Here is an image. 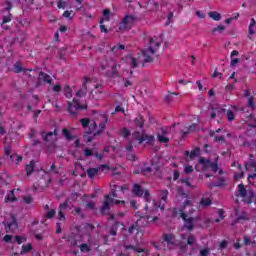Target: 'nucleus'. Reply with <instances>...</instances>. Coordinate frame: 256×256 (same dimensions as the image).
I'll return each mask as SVG.
<instances>
[{"label": "nucleus", "instance_id": "nucleus-42", "mask_svg": "<svg viewBox=\"0 0 256 256\" xmlns=\"http://www.w3.org/2000/svg\"><path fill=\"white\" fill-rule=\"evenodd\" d=\"M200 203L203 207H209V205H211V199L203 198Z\"/></svg>", "mask_w": 256, "mask_h": 256}, {"label": "nucleus", "instance_id": "nucleus-8", "mask_svg": "<svg viewBox=\"0 0 256 256\" xmlns=\"http://www.w3.org/2000/svg\"><path fill=\"white\" fill-rule=\"evenodd\" d=\"M91 231H93V225L91 224H86L81 231V241L83 243L79 245V249L82 253H89V251H91V247H93Z\"/></svg>", "mask_w": 256, "mask_h": 256}, {"label": "nucleus", "instance_id": "nucleus-13", "mask_svg": "<svg viewBox=\"0 0 256 256\" xmlns=\"http://www.w3.org/2000/svg\"><path fill=\"white\" fill-rule=\"evenodd\" d=\"M125 63L130 67V69H137L139 65H143V60H141V55H128L125 57Z\"/></svg>", "mask_w": 256, "mask_h": 256}, {"label": "nucleus", "instance_id": "nucleus-5", "mask_svg": "<svg viewBox=\"0 0 256 256\" xmlns=\"http://www.w3.org/2000/svg\"><path fill=\"white\" fill-rule=\"evenodd\" d=\"M80 123L83 129H89V132H86L84 135V139L87 143H91V141H93V137H97V135L103 133L105 130V122H102L97 126V122H95V120L83 118L80 120Z\"/></svg>", "mask_w": 256, "mask_h": 256}, {"label": "nucleus", "instance_id": "nucleus-41", "mask_svg": "<svg viewBox=\"0 0 256 256\" xmlns=\"http://www.w3.org/2000/svg\"><path fill=\"white\" fill-rule=\"evenodd\" d=\"M212 137H214V140L217 142V143H220L221 141H224L225 138L223 137V135L221 136H217V134L214 132L211 134Z\"/></svg>", "mask_w": 256, "mask_h": 256}, {"label": "nucleus", "instance_id": "nucleus-51", "mask_svg": "<svg viewBox=\"0 0 256 256\" xmlns=\"http://www.w3.org/2000/svg\"><path fill=\"white\" fill-rule=\"evenodd\" d=\"M86 209H95V202L90 201L86 204Z\"/></svg>", "mask_w": 256, "mask_h": 256}, {"label": "nucleus", "instance_id": "nucleus-25", "mask_svg": "<svg viewBox=\"0 0 256 256\" xmlns=\"http://www.w3.org/2000/svg\"><path fill=\"white\" fill-rule=\"evenodd\" d=\"M67 207H69V204L67 202L60 204V210L58 212L60 221H65V215L63 214V211H65V209H67Z\"/></svg>", "mask_w": 256, "mask_h": 256}, {"label": "nucleus", "instance_id": "nucleus-44", "mask_svg": "<svg viewBox=\"0 0 256 256\" xmlns=\"http://www.w3.org/2000/svg\"><path fill=\"white\" fill-rule=\"evenodd\" d=\"M23 201L24 203H26V205H31V203H33V198L27 195V196H24Z\"/></svg>", "mask_w": 256, "mask_h": 256}, {"label": "nucleus", "instance_id": "nucleus-64", "mask_svg": "<svg viewBox=\"0 0 256 256\" xmlns=\"http://www.w3.org/2000/svg\"><path fill=\"white\" fill-rule=\"evenodd\" d=\"M250 243H251V238L245 236V237H244V244H245V245H249Z\"/></svg>", "mask_w": 256, "mask_h": 256}, {"label": "nucleus", "instance_id": "nucleus-29", "mask_svg": "<svg viewBox=\"0 0 256 256\" xmlns=\"http://www.w3.org/2000/svg\"><path fill=\"white\" fill-rule=\"evenodd\" d=\"M15 201H17V198H15V191L12 190L5 198V203H13Z\"/></svg>", "mask_w": 256, "mask_h": 256}, {"label": "nucleus", "instance_id": "nucleus-48", "mask_svg": "<svg viewBox=\"0 0 256 256\" xmlns=\"http://www.w3.org/2000/svg\"><path fill=\"white\" fill-rule=\"evenodd\" d=\"M47 219H53L55 217V210H50L46 214Z\"/></svg>", "mask_w": 256, "mask_h": 256}, {"label": "nucleus", "instance_id": "nucleus-61", "mask_svg": "<svg viewBox=\"0 0 256 256\" xmlns=\"http://www.w3.org/2000/svg\"><path fill=\"white\" fill-rule=\"evenodd\" d=\"M130 205L132 209H137V201L135 200H130Z\"/></svg>", "mask_w": 256, "mask_h": 256}, {"label": "nucleus", "instance_id": "nucleus-55", "mask_svg": "<svg viewBox=\"0 0 256 256\" xmlns=\"http://www.w3.org/2000/svg\"><path fill=\"white\" fill-rule=\"evenodd\" d=\"M243 178V171H240V173H237L234 175V179H236V181H238V179H242Z\"/></svg>", "mask_w": 256, "mask_h": 256}, {"label": "nucleus", "instance_id": "nucleus-36", "mask_svg": "<svg viewBox=\"0 0 256 256\" xmlns=\"http://www.w3.org/2000/svg\"><path fill=\"white\" fill-rule=\"evenodd\" d=\"M64 95L68 99H71V97H73V90H71V87H69V86L64 87Z\"/></svg>", "mask_w": 256, "mask_h": 256}, {"label": "nucleus", "instance_id": "nucleus-40", "mask_svg": "<svg viewBox=\"0 0 256 256\" xmlns=\"http://www.w3.org/2000/svg\"><path fill=\"white\" fill-rule=\"evenodd\" d=\"M10 159L13 162H15V159H16V163H21V161H23V157H21L19 155H11Z\"/></svg>", "mask_w": 256, "mask_h": 256}, {"label": "nucleus", "instance_id": "nucleus-1", "mask_svg": "<svg viewBox=\"0 0 256 256\" xmlns=\"http://www.w3.org/2000/svg\"><path fill=\"white\" fill-rule=\"evenodd\" d=\"M182 202L184 203L182 208H174L173 215L184 221V226L181 228L180 233H185L183 232L185 229L188 231L186 233H191L195 227V218L189 217V215L194 213L195 209L193 208V204H191V200L185 194L182 195Z\"/></svg>", "mask_w": 256, "mask_h": 256}, {"label": "nucleus", "instance_id": "nucleus-16", "mask_svg": "<svg viewBox=\"0 0 256 256\" xmlns=\"http://www.w3.org/2000/svg\"><path fill=\"white\" fill-rule=\"evenodd\" d=\"M84 86L92 93L95 91V89H99L101 87V85H99L95 79L91 78H84Z\"/></svg>", "mask_w": 256, "mask_h": 256}, {"label": "nucleus", "instance_id": "nucleus-45", "mask_svg": "<svg viewBox=\"0 0 256 256\" xmlns=\"http://www.w3.org/2000/svg\"><path fill=\"white\" fill-rule=\"evenodd\" d=\"M57 7L58 9H65V7H67V2L60 0L57 2Z\"/></svg>", "mask_w": 256, "mask_h": 256}, {"label": "nucleus", "instance_id": "nucleus-4", "mask_svg": "<svg viewBox=\"0 0 256 256\" xmlns=\"http://www.w3.org/2000/svg\"><path fill=\"white\" fill-rule=\"evenodd\" d=\"M151 209L153 208L149 206V204L145 206V210L148 211L149 214L140 216V218L136 220L135 225L131 226L128 230L130 235H133V233H136L137 237L141 239V237H143V233H141L139 229H141V227H145L149 225V223H155V221H157L158 219L157 216H151V215H155L156 211L151 212Z\"/></svg>", "mask_w": 256, "mask_h": 256}, {"label": "nucleus", "instance_id": "nucleus-6", "mask_svg": "<svg viewBox=\"0 0 256 256\" xmlns=\"http://www.w3.org/2000/svg\"><path fill=\"white\" fill-rule=\"evenodd\" d=\"M195 169L196 171H202V173L205 174V177H213V174L219 171L217 160L211 162V160L205 158H200L198 160Z\"/></svg>", "mask_w": 256, "mask_h": 256}, {"label": "nucleus", "instance_id": "nucleus-35", "mask_svg": "<svg viewBox=\"0 0 256 256\" xmlns=\"http://www.w3.org/2000/svg\"><path fill=\"white\" fill-rule=\"evenodd\" d=\"M97 173H99V169L97 168H89L87 170V174H88V177H90V179H93V177H95Z\"/></svg>", "mask_w": 256, "mask_h": 256}, {"label": "nucleus", "instance_id": "nucleus-21", "mask_svg": "<svg viewBox=\"0 0 256 256\" xmlns=\"http://www.w3.org/2000/svg\"><path fill=\"white\" fill-rule=\"evenodd\" d=\"M113 17V12H111L109 9L103 10V17L100 20V25H103L105 21H111V18Z\"/></svg>", "mask_w": 256, "mask_h": 256}, {"label": "nucleus", "instance_id": "nucleus-27", "mask_svg": "<svg viewBox=\"0 0 256 256\" xmlns=\"http://www.w3.org/2000/svg\"><path fill=\"white\" fill-rule=\"evenodd\" d=\"M225 31V26L218 25L211 30L212 35H221Z\"/></svg>", "mask_w": 256, "mask_h": 256}, {"label": "nucleus", "instance_id": "nucleus-2", "mask_svg": "<svg viewBox=\"0 0 256 256\" xmlns=\"http://www.w3.org/2000/svg\"><path fill=\"white\" fill-rule=\"evenodd\" d=\"M132 193H134L136 197H144L147 203H151V205H153V207H151L152 209L150 210L151 213L155 211L157 212L159 211V209L160 211H163L165 209V203H167V195L169 194L167 190H162L160 192V198L162 202L159 204L155 201L151 202V195L149 194V191L143 190V188H141L139 184H134Z\"/></svg>", "mask_w": 256, "mask_h": 256}, {"label": "nucleus", "instance_id": "nucleus-30", "mask_svg": "<svg viewBox=\"0 0 256 256\" xmlns=\"http://www.w3.org/2000/svg\"><path fill=\"white\" fill-rule=\"evenodd\" d=\"M124 251H134V253H143L144 250L141 247L124 246Z\"/></svg>", "mask_w": 256, "mask_h": 256}, {"label": "nucleus", "instance_id": "nucleus-17", "mask_svg": "<svg viewBox=\"0 0 256 256\" xmlns=\"http://www.w3.org/2000/svg\"><path fill=\"white\" fill-rule=\"evenodd\" d=\"M79 109H87V106L79 104V101H77V99H74L72 103H68V111L72 115H75V111Z\"/></svg>", "mask_w": 256, "mask_h": 256}, {"label": "nucleus", "instance_id": "nucleus-20", "mask_svg": "<svg viewBox=\"0 0 256 256\" xmlns=\"http://www.w3.org/2000/svg\"><path fill=\"white\" fill-rule=\"evenodd\" d=\"M186 161H193L196 157H199V148H196L189 153L188 151L185 152Z\"/></svg>", "mask_w": 256, "mask_h": 256}, {"label": "nucleus", "instance_id": "nucleus-10", "mask_svg": "<svg viewBox=\"0 0 256 256\" xmlns=\"http://www.w3.org/2000/svg\"><path fill=\"white\" fill-rule=\"evenodd\" d=\"M113 197H118L117 192L113 191L111 195H106L103 205L100 209L102 215H107L111 205H125V200H115Z\"/></svg>", "mask_w": 256, "mask_h": 256}, {"label": "nucleus", "instance_id": "nucleus-59", "mask_svg": "<svg viewBox=\"0 0 256 256\" xmlns=\"http://www.w3.org/2000/svg\"><path fill=\"white\" fill-rule=\"evenodd\" d=\"M237 63H239V59L238 58H232L231 59V66L235 67V65H237Z\"/></svg>", "mask_w": 256, "mask_h": 256}, {"label": "nucleus", "instance_id": "nucleus-23", "mask_svg": "<svg viewBox=\"0 0 256 256\" xmlns=\"http://www.w3.org/2000/svg\"><path fill=\"white\" fill-rule=\"evenodd\" d=\"M17 229V222L15 218L12 217V221L6 224V233H13Z\"/></svg>", "mask_w": 256, "mask_h": 256}, {"label": "nucleus", "instance_id": "nucleus-12", "mask_svg": "<svg viewBox=\"0 0 256 256\" xmlns=\"http://www.w3.org/2000/svg\"><path fill=\"white\" fill-rule=\"evenodd\" d=\"M137 22V18L134 15H126L119 24V31H129Z\"/></svg>", "mask_w": 256, "mask_h": 256}, {"label": "nucleus", "instance_id": "nucleus-52", "mask_svg": "<svg viewBox=\"0 0 256 256\" xmlns=\"http://www.w3.org/2000/svg\"><path fill=\"white\" fill-rule=\"evenodd\" d=\"M52 91H54L55 93H59V91H61V85L56 84L52 87Z\"/></svg>", "mask_w": 256, "mask_h": 256}, {"label": "nucleus", "instance_id": "nucleus-43", "mask_svg": "<svg viewBox=\"0 0 256 256\" xmlns=\"http://www.w3.org/2000/svg\"><path fill=\"white\" fill-rule=\"evenodd\" d=\"M226 117L228 121H233L235 119V113H233V111L231 110H228L226 113Z\"/></svg>", "mask_w": 256, "mask_h": 256}, {"label": "nucleus", "instance_id": "nucleus-39", "mask_svg": "<svg viewBox=\"0 0 256 256\" xmlns=\"http://www.w3.org/2000/svg\"><path fill=\"white\" fill-rule=\"evenodd\" d=\"M62 133H63L65 139H67L68 141H71V139H73L71 133H69V130L63 129Z\"/></svg>", "mask_w": 256, "mask_h": 256}, {"label": "nucleus", "instance_id": "nucleus-63", "mask_svg": "<svg viewBox=\"0 0 256 256\" xmlns=\"http://www.w3.org/2000/svg\"><path fill=\"white\" fill-rule=\"evenodd\" d=\"M196 85H197L199 91H203V84H201V81H199V80L196 81Z\"/></svg>", "mask_w": 256, "mask_h": 256}, {"label": "nucleus", "instance_id": "nucleus-54", "mask_svg": "<svg viewBox=\"0 0 256 256\" xmlns=\"http://www.w3.org/2000/svg\"><path fill=\"white\" fill-rule=\"evenodd\" d=\"M195 15L199 18V19H205V13L201 12V11H196Z\"/></svg>", "mask_w": 256, "mask_h": 256}, {"label": "nucleus", "instance_id": "nucleus-50", "mask_svg": "<svg viewBox=\"0 0 256 256\" xmlns=\"http://www.w3.org/2000/svg\"><path fill=\"white\" fill-rule=\"evenodd\" d=\"M239 18V14H237L234 18H228L225 20V23L227 25H231V23H233V19H238Z\"/></svg>", "mask_w": 256, "mask_h": 256}, {"label": "nucleus", "instance_id": "nucleus-24", "mask_svg": "<svg viewBox=\"0 0 256 256\" xmlns=\"http://www.w3.org/2000/svg\"><path fill=\"white\" fill-rule=\"evenodd\" d=\"M38 80L40 83H51L52 79H51V76L43 73V72H40L39 73V76H38Z\"/></svg>", "mask_w": 256, "mask_h": 256}, {"label": "nucleus", "instance_id": "nucleus-53", "mask_svg": "<svg viewBox=\"0 0 256 256\" xmlns=\"http://www.w3.org/2000/svg\"><path fill=\"white\" fill-rule=\"evenodd\" d=\"M11 22V15L4 16L2 25H5V23Z\"/></svg>", "mask_w": 256, "mask_h": 256}, {"label": "nucleus", "instance_id": "nucleus-37", "mask_svg": "<svg viewBox=\"0 0 256 256\" xmlns=\"http://www.w3.org/2000/svg\"><path fill=\"white\" fill-rule=\"evenodd\" d=\"M197 130V125L196 124H192L187 130H182V133H184V135H187V133H193V131Z\"/></svg>", "mask_w": 256, "mask_h": 256}, {"label": "nucleus", "instance_id": "nucleus-28", "mask_svg": "<svg viewBox=\"0 0 256 256\" xmlns=\"http://www.w3.org/2000/svg\"><path fill=\"white\" fill-rule=\"evenodd\" d=\"M208 17H210V19H213V21H221V13L217 11L209 12Z\"/></svg>", "mask_w": 256, "mask_h": 256}, {"label": "nucleus", "instance_id": "nucleus-46", "mask_svg": "<svg viewBox=\"0 0 256 256\" xmlns=\"http://www.w3.org/2000/svg\"><path fill=\"white\" fill-rule=\"evenodd\" d=\"M184 173H185L186 175H189V173H193V166L186 165V166L184 167Z\"/></svg>", "mask_w": 256, "mask_h": 256}, {"label": "nucleus", "instance_id": "nucleus-38", "mask_svg": "<svg viewBox=\"0 0 256 256\" xmlns=\"http://www.w3.org/2000/svg\"><path fill=\"white\" fill-rule=\"evenodd\" d=\"M135 125H137V127L142 128L143 127V117L138 116L135 120H134Z\"/></svg>", "mask_w": 256, "mask_h": 256}, {"label": "nucleus", "instance_id": "nucleus-49", "mask_svg": "<svg viewBox=\"0 0 256 256\" xmlns=\"http://www.w3.org/2000/svg\"><path fill=\"white\" fill-rule=\"evenodd\" d=\"M236 217H238L237 223H239L243 219H247V215L243 214L242 216H239V211L236 210Z\"/></svg>", "mask_w": 256, "mask_h": 256}, {"label": "nucleus", "instance_id": "nucleus-7", "mask_svg": "<svg viewBox=\"0 0 256 256\" xmlns=\"http://www.w3.org/2000/svg\"><path fill=\"white\" fill-rule=\"evenodd\" d=\"M159 47H161V39L154 37L149 40V46L142 50L144 63H153V57L159 51Z\"/></svg>", "mask_w": 256, "mask_h": 256}, {"label": "nucleus", "instance_id": "nucleus-14", "mask_svg": "<svg viewBox=\"0 0 256 256\" xmlns=\"http://www.w3.org/2000/svg\"><path fill=\"white\" fill-rule=\"evenodd\" d=\"M134 139H136V141H138V143H143L144 141L148 144V145H152L153 141H155V136L153 135H147V134H142L139 132H135L133 134Z\"/></svg>", "mask_w": 256, "mask_h": 256}, {"label": "nucleus", "instance_id": "nucleus-47", "mask_svg": "<svg viewBox=\"0 0 256 256\" xmlns=\"http://www.w3.org/2000/svg\"><path fill=\"white\" fill-rule=\"evenodd\" d=\"M123 49H125V46L122 44H119L117 46L112 47V51L115 53L116 51L120 50L123 51Z\"/></svg>", "mask_w": 256, "mask_h": 256}, {"label": "nucleus", "instance_id": "nucleus-33", "mask_svg": "<svg viewBox=\"0 0 256 256\" xmlns=\"http://www.w3.org/2000/svg\"><path fill=\"white\" fill-rule=\"evenodd\" d=\"M31 249H33V245H31V243H28L26 245H22L20 255H25V254L29 253V251H31Z\"/></svg>", "mask_w": 256, "mask_h": 256}, {"label": "nucleus", "instance_id": "nucleus-9", "mask_svg": "<svg viewBox=\"0 0 256 256\" xmlns=\"http://www.w3.org/2000/svg\"><path fill=\"white\" fill-rule=\"evenodd\" d=\"M100 69L104 75H107V77H119V69H121V65L113 60H103L100 64Z\"/></svg>", "mask_w": 256, "mask_h": 256}, {"label": "nucleus", "instance_id": "nucleus-34", "mask_svg": "<svg viewBox=\"0 0 256 256\" xmlns=\"http://www.w3.org/2000/svg\"><path fill=\"white\" fill-rule=\"evenodd\" d=\"M35 170V161H30L28 165H26V173L27 175H31L33 171Z\"/></svg>", "mask_w": 256, "mask_h": 256}, {"label": "nucleus", "instance_id": "nucleus-31", "mask_svg": "<svg viewBox=\"0 0 256 256\" xmlns=\"http://www.w3.org/2000/svg\"><path fill=\"white\" fill-rule=\"evenodd\" d=\"M246 170H248L250 173L254 171L256 173V162L250 161L245 165Z\"/></svg>", "mask_w": 256, "mask_h": 256}, {"label": "nucleus", "instance_id": "nucleus-26", "mask_svg": "<svg viewBox=\"0 0 256 256\" xmlns=\"http://www.w3.org/2000/svg\"><path fill=\"white\" fill-rule=\"evenodd\" d=\"M255 25H256L255 18H252L250 20V24H249V27H248V35L250 37H253V35H255V30H256Z\"/></svg>", "mask_w": 256, "mask_h": 256}, {"label": "nucleus", "instance_id": "nucleus-62", "mask_svg": "<svg viewBox=\"0 0 256 256\" xmlns=\"http://www.w3.org/2000/svg\"><path fill=\"white\" fill-rule=\"evenodd\" d=\"M251 179H256V173L248 174V181L251 183Z\"/></svg>", "mask_w": 256, "mask_h": 256}, {"label": "nucleus", "instance_id": "nucleus-22", "mask_svg": "<svg viewBox=\"0 0 256 256\" xmlns=\"http://www.w3.org/2000/svg\"><path fill=\"white\" fill-rule=\"evenodd\" d=\"M147 11H157L159 9V3L155 0H149L146 4Z\"/></svg>", "mask_w": 256, "mask_h": 256}, {"label": "nucleus", "instance_id": "nucleus-18", "mask_svg": "<svg viewBox=\"0 0 256 256\" xmlns=\"http://www.w3.org/2000/svg\"><path fill=\"white\" fill-rule=\"evenodd\" d=\"M169 133H171V128H162L161 133L157 135L158 141L160 143H169Z\"/></svg>", "mask_w": 256, "mask_h": 256}, {"label": "nucleus", "instance_id": "nucleus-19", "mask_svg": "<svg viewBox=\"0 0 256 256\" xmlns=\"http://www.w3.org/2000/svg\"><path fill=\"white\" fill-rule=\"evenodd\" d=\"M209 113L210 118L215 119V117H223V115H225V109H223L222 107H215L212 108V111H210Z\"/></svg>", "mask_w": 256, "mask_h": 256}, {"label": "nucleus", "instance_id": "nucleus-32", "mask_svg": "<svg viewBox=\"0 0 256 256\" xmlns=\"http://www.w3.org/2000/svg\"><path fill=\"white\" fill-rule=\"evenodd\" d=\"M57 139V131L49 132L46 134V137H44V141H55Z\"/></svg>", "mask_w": 256, "mask_h": 256}, {"label": "nucleus", "instance_id": "nucleus-56", "mask_svg": "<svg viewBox=\"0 0 256 256\" xmlns=\"http://www.w3.org/2000/svg\"><path fill=\"white\" fill-rule=\"evenodd\" d=\"M84 155H86V157H91V155H93V150L91 149H86L84 151Z\"/></svg>", "mask_w": 256, "mask_h": 256}, {"label": "nucleus", "instance_id": "nucleus-57", "mask_svg": "<svg viewBox=\"0 0 256 256\" xmlns=\"http://www.w3.org/2000/svg\"><path fill=\"white\" fill-rule=\"evenodd\" d=\"M129 130L127 128L122 129V136L123 137H129Z\"/></svg>", "mask_w": 256, "mask_h": 256}, {"label": "nucleus", "instance_id": "nucleus-11", "mask_svg": "<svg viewBox=\"0 0 256 256\" xmlns=\"http://www.w3.org/2000/svg\"><path fill=\"white\" fill-rule=\"evenodd\" d=\"M238 196L241 197L244 203H253V198L255 197V193L252 190L245 189L243 184L238 185Z\"/></svg>", "mask_w": 256, "mask_h": 256}, {"label": "nucleus", "instance_id": "nucleus-3", "mask_svg": "<svg viewBox=\"0 0 256 256\" xmlns=\"http://www.w3.org/2000/svg\"><path fill=\"white\" fill-rule=\"evenodd\" d=\"M180 237L181 240L179 241L175 238V235L173 234H164L163 240L165 241V243H167L170 249H175V247H179L181 251H185V247H187V245H195L197 241L195 239V236L191 233L180 232Z\"/></svg>", "mask_w": 256, "mask_h": 256}, {"label": "nucleus", "instance_id": "nucleus-15", "mask_svg": "<svg viewBox=\"0 0 256 256\" xmlns=\"http://www.w3.org/2000/svg\"><path fill=\"white\" fill-rule=\"evenodd\" d=\"M4 241L5 243H17L18 245H21L27 241V237L19 235L13 237L11 235H6L4 236Z\"/></svg>", "mask_w": 256, "mask_h": 256}, {"label": "nucleus", "instance_id": "nucleus-60", "mask_svg": "<svg viewBox=\"0 0 256 256\" xmlns=\"http://www.w3.org/2000/svg\"><path fill=\"white\" fill-rule=\"evenodd\" d=\"M212 77H213V79H215V78H217V77H219V79H221L222 74L219 73V72H217V70H215L214 73H213V75H212Z\"/></svg>", "mask_w": 256, "mask_h": 256}, {"label": "nucleus", "instance_id": "nucleus-58", "mask_svg": "<svg viewBox=\"0 0 256 256\" xmlns=\"http://www.w3.org/2000/svg\"><path fill=\"white\" fill-rule=\"evenodd\" d=\"M182 183H184L187 187H191V182L189 181V178L182 179Z\"/></svg>", "mask_w": 256, "mask_h": 256}]
</instances>
